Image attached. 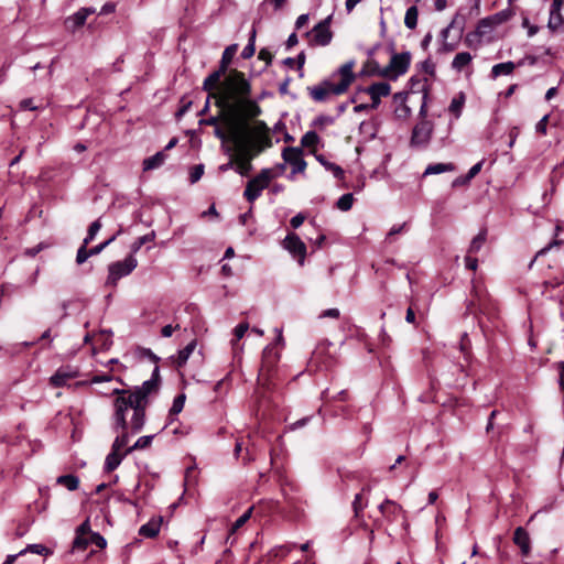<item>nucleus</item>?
<instances>
[{"mask_svg":"<svg viewBox=\"0 0 564 564\" xmlns=\"http://www.w3.org/2000/svg\"><path fill=\"white\" fill-rule=\"evenodd\" d=\"M160 387L154 383V380H145L141 386H135L133 389H113L112 395L113 410H116V420L119 426H124L126 414L128 410H132L130 420L131 433H139L145 424V412L149 405V397L158 393Z\"/></svg>","mask_w":564,"mask_h":564,"instance_id":"1","label":"nucleus"},{"mask_svg":"<svg viewBox=\"0 0 564 564\" xmlns=\"http://www.w3.org/2000/svg\"><path fill=\"white\" fill-rule=\"evenodd\" d=\"M251 85L242 72L232 69L219 85V91L213 94L215 105L227 112H241L245 116L258 117L261 108L250 98Z\"/></svg>","mask_w":564,"mask_h":564,"instance_id":"2","label":"nucleus"},{"mask_svg":"<svg viewBox=\"0 0 564 564\" xmlns=\"http://www.w3.org/2000/svg\"><path fill=\"white\" fill-rule=\"evenodd\" d=\"M354 66L355 62L348 61L335 70L330 78H325L318 85L307 87L310 97L316 102H325L330 95L345 94L356 79L352 72Z\"/></svg>","mask_w":564,"mask_h":564,"instance_id":"3","label":"nucleus"},{"mask_svg":"<svg viewBox=\"0 0 564 564\" xmlns=\"http://www.w3.org/2000/svg\"><path fill=\"white\" fill-rule=\"evenodd\" d=\"M227 126L230 134V141L235 144L239 153H249L252 148V130L248 122L254 117L245 116L241 112H228Z\"/></svg>","mask_w":564,"mask_h":564,"instance_id":"4","label":"nucleus"},{"mask_svg":"<svg viewBox=\"0 0 564 564\" xmlns=\"http://www.w3.org/2000/svg\"><path fill=\"white\" fill-rule=\"evenodd\" d=\"M138 265L134 256L129 254L123 261H116L108 265L107 286H117L118 281L129 275Z\"/></svg>","mask_w":564,"mask_h":564,"instance_id":"5","label":"nucleus"},{"mask_svg":"<svg viewBox=\"0 0 564 564\" xmlns=\"http://www.w3.org/2000/svg\"><path fill=\"white\" fill-rule=\"evenodd\" d=\"M273 177L275 175H273L271 169H262L257 176L247 183L243 197L249 203H253L261 195V192L269 186Z\"/></svg>","mask_w":564,"mask_h":564,"instance_id":"6","label":"nucleus"},{"mask_svg":"<svg viewBox=\"0 0 564 564\" xmlns=\"http://www.w3.org/2000/svg\"><path fill=\"white\" fill-rule=\"evenodd\" d=\"M410 64L411 53L409 51L392 53L389 64L384 67L387 78L391 80L398 79L409 70Z\"/></svg>","mask_w":564,"mask_h":564,"instance_id":"7","label":"nucleus"},{"mask_svg":"<svg viewBox=\"0 0 564 564\" xmlns=\"http://www.w3.org/2000/svg\"><path fill=\"white\" fill-rule=\"evenodd\" d=\"M282 159L292 166L289 178H293L296 173H303L307 166L306 161L303 159V150L299 147L284 148L282 150Z\"/></svg>","mask_w":564,"mask_h":564,"instance_id":"8","label":"nucleus"},{"mask_svg":"<svg viewBox=\"0 0 564 564\" xmlns=\"http://www.w3.org/2000/svg\"><path fill=\"white\" fill-rule=\"evenodd\" d=\"M332 15H328L318 22L312 31L306 32V36L312 35V44L318 46H326L332 42L333 32L330 31Z\"/></svg>","mask_w":564,"mask_h":564,"instance_id":"9","label":"nucleus"},{"mask_svg":"<svg viewBox=\"0 0 564 564\" xmlns=\"http://www.w3.org/2000/svg\"><path fill=\"white\" fill-rule=\"evenodd\" d=\"M432 132L433 123L431 121L421 120L420 122H417L412 130V135L410 140L411 147L425 148L431 140Z\"/></svg>","mask_w":564,"mask_h":564,"instance_id":"10","label":"nucleus"},{"mask_svg":"<svg viewBox=\"0 0 564 564\" xmlns=\"http://www.w3.org/2000/svg\"><path fill=\"white\" fill-rule=\"evenodd\" d=\"M361 91L368 94L371 98V109H377L381 102V97H387L391 93V86L387 82L373 83L368 87L361 88Z\"/></svg>","mask_w":564,"mask_h":564,"instance_id":"11","label":"nucleus"},{"mask_svg":"<svg viewBox=\"0 0 564 564\" xmlns=\"http://www.w3.org/2000/svg\"><path fill=\"white\" fill-rule=\"evenodd\" d=\"M278 360H279V355L274 350V348H272V347L264 348L263 354H262L261 368H260L259 376H258L259 381L262 379L267 380V379L271 378Z\"/></svg>","mask_w":564,"mask_h":564,"instance_id":"12","label":"nucleus"},{"mask_svg":"<svg viewBox=\"0 0 564 564\" xmlns=\"http://www.w3.org/2000/svg\"><path fill=\"white\" fill-rule=\"evenodd\" d=\"M284 248L294 257H299V263L301 265L304 264L306 246L296 234L291 232L285 237Z\"/></svg>","mask_w":564,"mask_h":564,"instance_id":"13","label":"nucleus"},{"mask_svg":"<svg viewBox=\"0 0 564 564\" xmlns=\"http://www.w3.org/2000/svg\"><path fill=\"white\" fill-rule=\"evenodd\" d=\"M112 420H113V431L118 433V436L115 438L113 443H112V446H111V451L112 452H117V453H120V451L128 444L129 442V432L128 430L130 429L131 430V426H130V423H128V421L126 420V424L124 426H119L117 424V420H116V410H113V415H112Z\"/></svg>","mask_w":564,"mask_h":564,"instance_id":"14","label":"nucleus"},{"mask_svg":"<svg viewBox=\"0 0 564 564\" xmlns=\"http://www.w3.org/2000/svg\"><path fill=\"white\" fill-rule=\"evenodd\" d=\"M378 510L387 519L388 522H394L400 513H403V508L395 501L387 498L379 506Z\"/></svg>","mask_w":564,"mask_h":564,"instance_id":"15","label":"nucleus"},{"mask_svg":"<svg viewBox=\"0 0 564 564\" xmlns=\"http://www.w3.org/2000/svg\"><path fill=\"white\" fill-rule=\"evenodd\" d=\"M78 376V371L72 370L69 367H61L51 377L50 381L53 387L59 388L67 384L72 379Z\"/></svg>","mask_w":564,"mask_h":564,"instance_id":"16","label":"nucleus"},{"mask_svg":"<svg viewBox=\"0 0 564 564\" xmlns=\"http://www.w3.org/2000/svg\"><path fill=\"white\" fill-rule=\"evenodd\" d=\"M513 542L517 544L523 556H528L531 551V540L529 533L522 527H518L513 532Z\"/></svg>","mask_w":564,"mask_h":564,"instance_id":"17","label":"nucleus"},{"mask_svg":"<svg viewBox=\"0 0 564 564\" xmlns=\"http://www.w3.org/2000/svg\"><path fill=\"white\" fill-rule=\"evenodd\" d=\"M408 94L400 91L394 94L393 99L399 105L394 109V115L398 119H408L411 116V108L406 105Z\"/></svg>","mask_w":564,"mask_h":564,"instance_id":"18","label":"nucleus"},{"mask_svg":"<svg viewBox=\"0 0 564 564\" xmlns=\"http://www.w3.org/2000/svg\"><path fill=\"white\" fill-rule=\"evenodd\" d=\"M254 158V154L249 153H240V158L236 160V172L241 176H248L252 170L251 160Z\"/></svg>","mask_w":564,"mask_h":564,"instance_id":"19","label":"nucleus"},{"mask_svg":"<svg viewBox=\"0 0 564 564\" xmlns=\"http://www.w3.org/2000/svg\"><path fill=\"white\" fill-rule=\"evenodd\" d=\"M360 76H380L387 78L384 67H380L379 63L375 59L368 61L364 65Z\"/></svg>","mask_w":564,"mask_h":564,"instance_id":"20","label":"nucleus"},{"mask_svg":"<svg viewBox=\"0 0 564 564\" xmlns=\"http://www.w3.org/2000/svg\"><path fill=\"white\" fill-rule=\"evenodd\" d=\"M272 145L271 137L269 135V132L260 133L256 137H252V148L251 151L254 150L256 154L260 153L267 148H270Z\"/></svg>","mask_w":564,"mask_h":564,"instance_id":"21","label":"nucleus"},{"mask_svg":"<svg viewBox=\"0 0 564 564\" xmlns=\"http://www.w3.org/2000/svg\"><path fill=\"white\" fill-rule=\"evenodd\" d=\"M126 451L123 453H117L110 451L105 460L104 469L107 473L113 471L122 462V459L127 456Z\"/></svg>","mask_w":564,"mask_h":564,"instance_id":"22","label":"nucleus"},{"mask_svg":"<svg viewBox=\"0 0 564 564\" xmlns=\"http://www.w3.org/2000/svg\"><path fill=\"white\" fill-rule=\"evenodd\" d=\"M162 518L160 520H151L148 523L141 525L139 529V534L144 538H155L160 532Z\"/></svg>","mask_w":564,"mask_h":564,"instance_id":"23","label":"nucleus"},{"mask_svg":"<svg viewBox=\"0 0 564 564\" xmlns=\"http://www.w3.org/2000/svg\"><path fill=\"white\" fill-rule=\"evenodd\" d=\"M167 155L164 151H159L154 155L147 158L143 161V171H150L160 167L164 164Z\"/></svg>","mask_w":564,"mask_h":564,"instance_id":"24","label":"nucleus"},{"mask_svg":"<svg viewBox=\"0 0 564 564\" xmlns=\"http://www.w3.org/2000/svg\"><path fill=\"white\" fill-rule=\"evenodd\" d=\"M226 72H220L219 68L210 73L203 83V90L213 94L212 91L219 85L221 76H224Z\"/></svg>","mask_w":564,"mask_h":564,"instance_id":"25","label":"nucleus"},{"mask_svg":"<svg viewBox=\"0 0 564 564\" xmlns=\"http://www.w3.org/2000/svg\"><path fill=\"white\" fill-rule=\"evenodd\" d=\"M196 339H193L188 343L183 349L178 350L177 357L175 359V365L177 368H182L187 362L189 356L193 354L196 348Z\"/></svg>","mask_w":564,"mask_h":564,"instance_id":"26","label":"nucleus"},{"mask_svg":"<svg viewBox=\"0 0 564 564\" xmlns=\"http://www.w3.org/2000/svg\"><path fill=\"white\" fill-rule=\"evenodd\" d=\"M316 160L328 171H330L337 180H343L345 172L344 170L336 163L329 162L325 159L323 154L316 155Z\"/></svg>","mask_w":564,"mask_h":564,"instance_id":"27","label":"nucleus"},{"mask_svg":"<svg viewBox=\"0 0 564 564\" xmlns=\"http://www.w3.org/2000/svg\"><path fill=\"white\" fill-rule=\"evenodd\" d=\"M86 20L87 19L85 18L84 11H80L79 9L77 12L66 19L65 24L68 30L76 31L86 23Z\"/></svg>","mask_w":564,"mask_h":564,"instance_id":"28","label":"nucleus"},{"mask_svg":"<svg viewBox=\"0 0 564 564\" xmlns=\"http://www.w3.org/2000/svg\"><path fill=\"white\" fill-rule=\"evenodd\" d=\"M237 44H231L225 48L221 55V59L219 63L218 68L220 72H227L229 64L231 63L236 52H237Z\"/></svg>","mask_w":564,"mask_h":564,"instance_id":"29","label":"nucleus"},{"mask_svg":"<svg viewBox=\"0 0 564 564\" xmlns=\"http://www.w3.org/2000/svg\"><path fill=\"white\" fill-rule=\"evenodd\" d=\"M516 66V63L511 61L496 64L491 68V77L497 78L501 75H510L514 70Z\"/></svg>","mask_w":564,"mask_h":564,"instance_id":"30","label":"nucleus"},{"mask_svg":"<svg viewBox=\"0 0 564 564\" xmlns=\"http://www.w3.org/2000/svg\"><path fill=\"white\" fill-rule=\"evenodd\" d=\"M56 484L65 486L69 491H74L79 487V478L73 474L62 475L57 477Z\"/></svg>","mask_w":564,"mask_h":564,"instance_id":"31","label":"nucleus"},{"mask_svg":"<svg viewBox=\"0 0 564 564\" xmlns=\"http://www.w3.org/2000/svg\"><path fill=\"white\" fill-rule=\"evenodd\" d=\"M186 395L185 393L177 394L174 400L173 404L169 412V422L167 424H171L174 421V416L182 412L184 404H185Z\"/></svg>","mask_w":564,"mask_h":564,"instance_id":"32","label":"nucleus"},{"mask_svg":"<svg viewBox=\"0 0 564 564\" xmlns=\"http://www.w3.org/2000/svg\"><path fill=\"white\" fill-rule=\"evenodd\" d=\"M456 166L453 163H434L430 164L425 171L424 175H432V174H441L444 172H453L455 171Z\"/></svg>","mask_w":564,"mask_h":564,"instance_id":"33","label":"nucleus"},{"mask_svg":"<svg viewBox=\"0 0 564 564\" xmlns=\"http://www.w3.org/2000/svg\"><path fill=\"white\" fill-rule=\"evenodd\" d=\"M473 59V56L468 52L457 53L452 62V68L457 72H460L465 66H467Z\"/></svg>","mask_w":564,"mask_h":564,"instance_id":"34","label":"nucleus"},{"mask_svg":"<svg viewBox=\"0 0 564 564\" xmlns=\"http://www.w3.org/2000/svg\"><path fill=\"white\" fill-rule=\"evenodd\" d=\"M419 10L416 6L408 8L404 17V24L408 29L413 30L417 25Z\"/></svg>","mask_w":564,"mask_h":564,"instance_id":"35","label":"nucleus"},{"mask_svg":"<svg viewBox=\"0 0 564 564\" xmlns=\"http://www.w3.org/2000/svg\"><path fill=\"white\" fill-rule=\"evenodd\" d=\"M466 22L467 15L463 13V9H459L451 21L449 28L457 29L459 31V35H462L465 30Z\"/></svg>","mask_w":564,"mask_h":564,"instance_id":"36","label":"nucleus"},{"mask_svg":"<svg viewBox=\"0 0 564 564\" xmlns=\"http://www.w3.org/2000/svg\"><path fill=\"white\" fill-rule=\"evenodd\" d=\"M563 25H564V17L562 15V13L558 12V11L557 12L550 11V18H549V21H547V28L552 32H556Z\"/></svg>","mask_w":564,"mask_h":564,"instance_id":"37","label":"nucleus"},{"mask_svg":"<svg viewBox=\"0 0 564 564\" xmlns=\"http://www.w3.org/2000/svg\"><path fill=\"white\" fill-rule=\"evenodd\" d=\"M487 238V230L482 229L478 232L476 237L471 240L469 245L468 252L469 253H477L484 246Z\"/></svg>","mask_w":564,"mask_h":564,"instance_id":"38","label":"nucleus"},{"mask_svg":"<svg viewBox=\"0 0 564 564\" xmlns=\"http://www.w3.org/2000/svg\"><path fill=\"white\" fill-rule=\"evenodd\" d=\"M153 438H154V435H144V436L139 437L132 446H130L126 449V454H130L133 451L148 448L151 445Z\"/></svg>","mask_w":564,"mask_h":564,"instance_id":"39","label":"nucleus"},{"mask_svg":"<svg viewBox=\"0 0 564 564\" xmlns=\"http://www.w3.org/2000/svg\"><path fill=\"white\" fill-rule=\"evenodd\" d=\"M155 239V232L154 231H151L147 235H143L139 238H137L132 245H131V254L133 256L134 253H137L141 247L148 242H151Z\"/></svg>","mask_w":564,"mask_h":564,"instance_id":"40","label":"nucleus"},{"mask_svg":"<svg viewBox=\"0 0 564 564\" xmlns=\"http://www.w3.org/2000/svg\"><path fill=\"white\" fill-rule=\"evenodd\" d=\"M26 553H34V554L47 556V555L52 554V551L43 544H29V545H26L25 549H23L19 552L20 556L24 555Z\"/></svg>","mask_w":564,"mask_h":564,"instance_id":"41","label":"nucleus"},{"mask_svg":"<svg viewBox=\"0 0 564 564\" xmlns=\"http://www.w3.org/2000/svg\"><path fill=\"white\" fill-rule=\"evenodd\" d=\"M465 104V95L463 93H459L457 97H454L451 101V105L448 107L449 112L455 115L456 118L460 116L463 106Z\"/></svg>","mask_w":564,"mask_h":564,"instance_id":"42","label":"nucleus"},{"mask_svg":"<svg viewBox=\"0 0 564 564\" xmlns=\"http://www.w3.org/2000/svg\"><path fill=\"white\" fill-rule=\"evenodd\" d=\"M319 142L318 134L311 130L307 131L302 138H301V147L300 148H313L316 147Z\"/></svg>","mask_w":564,"mask_h":564,"instance_id":"43","label":"nucleus"},{"mask_svg":"<svg viewBox=\"0 0 564 564\" xmlns=\"http://www.w3.org/2000/svg\"><path fill=\"white\" fill-rule=\"evenodd\" d=\"M496 25L492 24V21L489 17H486L481 20L478 21L477 23V26H476V32L482 37L485 36L487 33H489L490 31L494 30Z\"/></svg>","mask_w":564,"mask_h":564,"instance_id":"44","label":"nucleus"},{"mask_svg":"<svg viewBox=\"0 0 564 564\" xmlns=\"http://www.w3.org/2000/svg\"><path fill=\"white\" fill-rule=\"evenodd\" d=\"M254 42H256V29H252L251 31V34H250V37H249V42L248 44L243 47L242 52H241V57L243 59H248L250 57L253 56L254 52H256V46H254Z\"/></svg>","mask_w":564,"mask_h":564,"instance_id":"45","label":"nucleus"},{"mask_svg":"<svg viewBox=\"0 0 564 564\" xmlns=\"http://www.w3.org/2000/svg\"><path fill=\"white\" fill-rule=\"evenodd\" d=\"M101 226L102 225H101L100 219L93 221L88 227L87 235L84 238L83 242H85V245H89L96 238Z\"/></svg>","mask_w":564,"mask_h":564,"instance_id":"46","label":"nucleus"},{"mask_svg":"<svg viewBox=\"0 0 564 564\" xmlns=\"http://www.w3.org/2000/svg\"><path fill=\"white\" fill-rule=\"evenodd\" d=\"M352 203H354V195L351 193H347V194L341 195L338 198V200L336 203V207L343 212H348L349 209H351Z\"/></svg>","mask_w":564,"mask_h":564,"instance_id":"47","label":"nucleus"},{"mask_svg":"<svg viewBox=\"0 0 564 564\" xmlns=\"http://www.w3.org/2000/svg\"><path fill=\"white\" fill-rule=\"evenodd\" d=\"M89 545V539L88 536L84 535H76L73 544H72V552H83L85 551Z\"/></svg>","mask_w":564,"mask_h":564,"instance_id":"48","label":"nucleus"},{"mask_svg":"<svg viewBox=\"0 0 564 564\" xmlns=\"http://www.w3.org/2000/svg\"><path fill=\"white\" fill-rule=\"evenodd\" d=\"M88 245H85V242L82 243V246L78 248L76 253V263L78 265L85 263L89 257H93L94 253L91 252V248L87 249Z\"/></svg>","mask_w":564,"mask_h":564,"instance_id":"49","label":"nucleus"},{"mask_svg":"<svg viewBox=\"0 0 564 564\" xmlns=\"http://www.w3.org/2000/svg\"><path fill=\"white\" fill-rule=\"evenodd\" d=\"M459 350L464 354L465 359L468 360L471 355V341L467 333H463L459 341Z\"/></svg>","mask_w":564,"mask_h":564,"instance_id":"50","label":"nucleus"},{"mask_svg":"<svg viewBox=\"0 0 564 564\" xmlns=\"http://www.w3.org/2000/svg\"><path fill=\"white\" fill-rule=\"evenodd\" d=\"M122 232V229L120 228L113 236H111L109 239L105 240L104 242L97 245V246H94L91 248V252L94 253V256H97L104 249H106L109 245H111L116 239L117 237Z\"/></svg>","mask_w":564,"mask_h":564,"instance_id":"51","label":"nucleus"},{"mask_svg":"<svg viewBox=\"0 0 564 564\" xmlns=\"http://www.w3.org/2000/svg\"><path fill=\"white\" fill-rule=\"evenodd\" d=\"M253 507H250L243 514H241L232 524L230 531L234 533L250 519Z\"/></svg>","mask_w":564,"mask_h":564,"instance_id":"52","label":"nucleus"},{"mask_svg":"<svg viewBox=\"0 0 564 564\" xmlns=\"http://www.w3.org/2000/svg\"><path fill=\"white\" fill-rule=\"evenodd\" d=\"M510 17H511V12L508 10H502L492 15H489V18L492 21V24H495L496 26L508 21L510 19Z\"/></svg>","mask_w":564,"mask_h":564,"instance_id":"53","label":"nucleus"},{"mask_svg":"<svg viewBox=\"0 0 564 564\" xmlns=\"http://www.w3.org/2000/svg\"><path fill=\"white\" fill-rule=\"evenodd\" d=\"M88 539H89V544H94L98 549H104L107 545L106 539L101 534H99L98 532L90 533Z\"/></svg>","mask_w":564,"mask_h":564,"instance_id":"54","label":"nucleus"},{"mask_svg":"<svg viewBox=\"0 0 564 564\" xmlns=\"http://www.w3.org/2000/svg\"><path fill=\"white\" fill-rule=\"evenodd\" d=\"M293 491H296V488L293 485H286L282 487L284 499L290 505H295L297 501L296 498L291 495Z\"/></svg>","mask_w":564,"mask_h":564,"instance_id":"55","label":"nucleus"},{"mask_svg":"<svg viewBox=\"0 0 564 564\" xmlns=\"http://www.w3.org/2000/svg\"><path fill=\"white\" fill-rule=\"evenodd\" d=\"M204 174V165L203 164H197L195 165L191 173H189V181L192 184L198 182L200 180V177L203 176Z\"/></svg>","mask_w":564,"mask_h":564,"instance_id":"56","label":"nucleus"},{"mask_svg":"<svg viewBox=\"0 0 564 564\" xmlns=\"http://www.w3.org/2000/svg\"><path fill=\"white\" fill-rule=\"evenodd\" d=\"M333 123H334V118L326 116V115H319L314 119L312 124L314 127H324V126H328V124H333Z\"/></svg>","mask_w":564,"mask_h":564,"instance_id":"57","label":"nucleus"},{"mask_svg":"<svg viewBox=\"0 0 564 564\" xmlns=\"http://www.w3.org/2000/svg\"><path fill=\"white\" fill-rule=\"evenodd\" d=\"M421 91L423 93V102L420 107L419 115L421 118H425L426 113H427L426 99H427V95H429V87L426 85H422ZM422 120H425V119H422Z\"/></svg>","mask_w":564,"mask_h":564,"instance_id":"58","label":"nucleus"},{"mask_svg":"<svg viewBox=\"0 0 564 564\" xmlns=\"http://www.w3.org/2000/svg\"><path fill=\"white\" fill-rule=\"evenodd\" d=\"M480 39L481 36L476 32V31H473V32H469L467 33V35L465 36V44L468 46V47H473L475 45V43H479L480 42Z\"/></svg>","mask_w":564,"mask_h":564,"instance_id":"59","label":"nucleus"},{"mask_svg":"<svg viewBox=\"0 0 564 564\" xmlns=\"http://www.w3.org/2000/svg\"><path fill=\"white\" fill-rule=\"evenodd\" d=\"M249 329V324L248 323H240L238 324L235 329H234V334H235V337H236V340H240L246 332Z\"/></svg>","mask_w":564,"mask_h":564,"instance_id":"60","label":"nucleus"},{"mask_svg":"<svg viewBox=\"0 0 564 564\" xmlns=\"http://www.w3.org/2000/svg\"><path fill=\"white\" fill-rule=\"evenodd\" d=\"M421 69L431 76L435 75V64L431 58H426L421 63Z\"/></svg>","mask_w":564,"mask_h":564,"instance_id":"61","label":"nucleus"},{"mask_svg":"<svg viewBox=\"0 0 564 564\" xmlns=\"http://www.w3.org/2000/svg\"><path fill=\"white\" fill-rule=\"evenodd\" d=\"M365 506L361 503V494H357L352 501V509L355 512V517L358 518L360 512L364 510Z\"/></svg>","mask_w":564,"mask_h":564,"instance_id":"62","label":"nucleus"},{"mask_svg":"<svg viewBox=\"0 0 564 564\" xmlns=\"http://www.w3.org/2000/svg\"><path fill=\"white\" fill-rule=\"evenodd\" d=\"M90 523H89V519H86L80 525L77 527L76 529V535H84V536H87L88 534H90Z\"/></svg>","mask_w":564,"mask_h":564,"instance_id":"63","label":"nucleus"},{"mask_svg":"<svg viewBox=\"0 0 564 564\" xmlns=\"http://www.w3.org/2000/svg\"><path fill=\"white\" fill-rule=\"evenodd\" d=\"M556 369L558 371V386L562 391H564V361H560L556 364Z\"/></svg>","mask_w":564,"mask_h":564,"instance_id":"64","label":"nucleus"}]
</instances>
